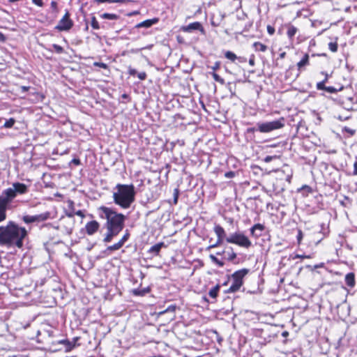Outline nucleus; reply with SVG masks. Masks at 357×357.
<instances>
[{
  "mask_svg": "<svg viewBox=\"0 0 357 357\" xmlns=\"http://www.w3.org/2000/svg\"><path fill=\"white\" fill-rule=\"evenodd\" d=\"M99 217L105 219L104 227L107 232L102 239L105 243H110L124 228L126 216L112 208L101 206L98 208Z\"/></svg>",
  "mask_w": 357,
  "mask_h": 357,
  "instance_id": "obj_1",
  "label": "nucleus"
},
{
  "mask_svg": "<svg viewBox=\"0 0 357 357\" xmlns=\"http://www.w3.org/2000/svg\"><path fill=\"white\" fill-rule=\"evenodd\" d=\"M27 235L28 231L25 227H20L13 221H9L6 226L0 227V245L21 248Z\"/></svg>",
  "mask_w": 357,
  "mask_h": 357,
  "instance_id": "obj_2",
  "label": "nucleus"
},
{
  "mask_svg": "<svg viewBox=\"0 0 357 357\" xmlns=\"http://www.w3.org/2000/svg\"><path fill=\"white\" fill-rule=\"evenodd\" d=\"M116 191L113 192L114 203L123 209L130 207L135 202V190L132 184L126 185L118 183L115 187Z\"/></svg>",
  "mask_w": 357,
  "mask_h": 357,
  "instance_id": "obj_3",
  "label": "nucleus"
},
{
  "mask_svg": "<svg viewBox=\"0 0 357 357\" xmlns=\"http://www.w3.org/2000/svg\"><path fill=\"white\" fill-rule=\"evenodd\" d=\"M250 272L248 268H242L235 271L231 275L232 284L225 291L226 293H234L238 291L243 284V278Z\"/></svg>",
  "mask_w": 357,
  "mask_h": 357,
  "instance_id": "obj_4",
  "label": "nucleus"
},
{
  "mask_svg": "<svg viewBox=\"0 0 357 357\" xmlns=\"http://www.w3.org/2000/svg\"><path fill=\"white\" fill-rule=\"evenodd\" d=\"M256 126H257L258 131L260 132L268 133L283 128L284 126V119L280 118L278 120L268 122H258Z\"/></svg>",
  "mask_w": 357,
  "mask_h": 357,
  "instance_id": "obj_5",
  "label": "nucleus"
},
{
  "mask_svg": "<svg viewBox=\"0 0 357 357\" xmlns=\"http://www.w3.org/2000/svg\"><path fill=\"white\" fill-rule=\"evenodd\" d=\"M226 242L236 244L245 248H248L252 245V243L249 238L241 232L230 234L229 236L226 238Z\"/></svg>",
  "mask_w": 357,
  "mask_h": 357,
  "instance_id": "obj_6",
  "label": "nucleus"
},
{
  "mask_svg": "<svg viewBox=\"0 0 357 357\" xmlns=\"http://www.w3.org/2000/svg\"><path fill=\"white\" fill-rule=\"evenodd\" d=\"M8 192V196L10 197L13 200L17 196L25 195L29 192V185L20 183L15 182L12 184V187L6 189Z\"/></svg>",
  "mask_w": 357,
  "mask_h": 357,
  "instance_id": "obj_7",
  "label": "nucleus"
},
{
  "mask_svg": "<svg viewBox=\"0 0 357 357\" xmlns=\"http://www.w3.org/2000/svg\"><path fill=\"white\" fill-rule=\"evenodd\" d=\"M129 238L130 232L128 229H126L122 238L117 243L112 245L108 246L105 250L102 251V253L107 256L110 255L114 251L121 249L125 243L129 239Z\"/></svg>",
  "mask_w": 357,
  "mask_h": 357,
  "instance_id": "obj_8",
  "label": "nucleus"
},
{
  "mask_svg": "<svg viewBox=\"0 0 357 357\" xmlns=\"http://www.w3.org/2000/svg\"><path fill=\"white\" fill-rule=\"evenodd\" d=\"M73 22L70 18V13L66 10L63 17L59 20L58 24L55 26V29L59 31H69L73 26Z\"/></svg>",
  "mask_w": 357,
  "mask_h": 357,
  "instance_id": "obj_9",
  "label": "nucleus"
},
{
  "mask_svg": "<svg viewBox=\"0 0 357 357\" xmlns=\"http://www.w3.org/2000/svg\"><path fill=\"white\" fill-rule=\"evenodd\" d=\"M50 213L45 212L43 213L35 215H26L22 217V220L26 224H30L33 222H40L47 220L50 218Z\"/></svg>",
  "mask_w": 357,
  "mask_h": 357,
  "instance_id": "obj_10",
  "label": "nucleus"
},
{
  "mask_svg": "<svg viewBox=\"0 0 357 357\" xmlns=\"http://www.w3.org/2000/svg\"><path fill=\"white\" fill-rule=\"evenodd\" d=\"M100 227V224L96 220H91L87 222L85 225L86 232L88 235L91 236L98 231Z\"/></svg>",
  "mask_w": 357,
  "mask_h": 357,
  "instance_id": "obj_11",
  "label": "nucleus"
},
{
  "mask_svg": "<svg viewBox=\"0 0 357 357\" xmlns=\"http://www.w3.org/2000/svg\"><path fill=\"white\" fill-rule=\"evenodd\" d=\"M182 29L183 31L189 33H191L195 30H199L202 32V33H205L204 29L203 28L202 24L199 22L190 23L188 25L183 26Z\"/></svg>",
  "mask_w": 357,
  "mask_h": 357,
  "instance_id": "obj_12",
  "label": "nucleus"
},
{
  "mask_svg": "<svg viewBox=\"0 0 357 357\" xmlns=\"http://www.w3.org/2000/svg\"><path fill=\"white\" fill-rule=\"evenodd\" d=\"M12 201L11 197L8 196L6 190H3L2 196H0V208L6 210L8 204Z\"/></svg>",
  "mask_w": 357,
  "mask_h": 357,
  "instance_id": "obj_13",
  "label": "nucleus"
},
{
  "mask_svg": "<svg viewBox=\"0 0 357 357\" xmlns=\"http://www.w3.org/2000/svg\"><path fill=\"white\" fill-rule=\"evenodd\" d=\"M265 229V227L262 224H255L250 228V234L255 237H259L261 235L262 231Z\"/></svg>",
  "mask_w": 357,
  "mask_h": 357,
  "instance_id": "obj_14",
  "label": "nucleus"
},
{
  "mask_svg": "<svg viewBox=\"0 0 357 357\" xmlns=\"http://www.w3.org/2000/svg\"><path fill=\"white\" fill-rule=\"evenodd\" d=\"M159 22V19L157 17H154L152 19L146 20L136 25L137 28L145 27L149 28L152 26L153 25L157 24Z\"/></svg>",
  "mask_w": 357,
  "mask_h": 357,
  "instance_id": "obj_15",
  "label": "nucleus"
},
{
  "mask_svg": "<svg viewBox=\"0 0 357 357\" xmlns=\"http://www.w3.org/2000/svg\"><path fill=\"white\" fill-rule=\"evenodd\" d=\"M227 251L226 250V256H225V259L229 261H231V262H233L234 264H238V261H236L235 259H236V253L234 252V249L232 247H228L227 248Z\"/></svg>",
  "mask_w": 357,
  "mask_h": 357,
  "instance_id": "obj_16",
  "label": "nucleus"
},
{
  "mask_svg": "<svg viewBox=\"0 0 357 357\" xmlns=\"http://www.w3.org/2000/svg\"><path fill=\"white\" fill-rule=\"evenodd\" d=\"M213 229L218 238L226 241L227 236H226V232L222 227L220 225H215Z\"/></svg>",
  "mask_w": 357,
  "mask_h": 357,
  "instance_id": "obj_17",
  "label": "nucleus"
},
{
  "mask_svg": "<svg viewBox=\"0 0 357 357\" xmlns=\"http://www.w3.org/2000/svg\"><path fill=\"white\" fill-rule=\"evenodd\" d=\"M165 247H166L165 243L160 242V243H158L155 244L154 245L151 246L149 249L148 252L150 254H154L155 255H158L161 248H165Z\"/></svg>",
  "mask_w": 357,
  "mask_h": 357,
  "instance_id": "obj_18",
  "label": "nucleus"
},
{
  "mask_svg": "<svg viewBox=\"0 0 357 357\" xmlns=\"http://www.w3.org/2000/svg\"><path fill=\"white\" fill-rule=\"evenodd\" d=\"M345 282L350 288L354 287L356 284V280L354 273H349L345 275Z\"/></svg>",
  "mask_w": 357,
  "mask_h": 357,
  "instance_id": "obj_19",
  "label": "nucleus"
},
{
  "mask_svg": "<svg viewBox=\"0 0 357 357\" xmlns=\"http://www.w3.org/2000/svg\"><path fill=\"white\" fill-rule=\"evenodd\" d=\"M151 291L149 287H144L142 289H134L132 291L133 295L137 296H144Z\"/></svg>",
  "mask_w": 357,
  "mask_h": 357,
  "instance_id": "obj_20",
  "label": "nucleus"
},
{
  "mask_svg": "<svg viewBox=\"0 0 357 357\" xmlns=\"http://www.w3.org/2000/svg\"><path fill=\"white\" fill-rule=\"evenodd\" d=\"M78 339H79L78 337H75L73 339V342H70L69 340H67L66 342V344L63 345L65 351H70L73 348H75V342L78 340Z\"/></svg>",
  "mask_w": 357,
  "mask_h": 357,
  "instance_id": "obj_21",
  "label": "nucleus"
},
{
  "mask_svg": "<svg viewBox=\"0 0 357 357\" xmlns=\"http://www.w3.org/2000/svg\"><path fill=\"white\" fill-rule=\"evenodd\" d=\"M309 64V55L305 54L303 59L297 63V67L299 70L302 69L303 67Z\"/></svg>",
  "mask_w": 357,
  "mask_h": 357,
  "instance_id": "obj_22",
  "label": "nucleus"
},
{
  "mask_svg": "<svg viewBox=\"0 0 357 357\" xmlns=\"http://www.w3.org/2000/svg\"><path fill=\"white\" fill-rule=\"evenodd\" d=\"M100 17L102 19L110 20H114L119 19V15H118L116 14H114V13H107L101 14L100 15Z\"/></svg>",
  "mask_w": 357,
  "mask_h": 357,
  "instance_id": "obj_23",
  "label": "nucleus"
},
{
  "mask_svg": "<svg viewBox=\"0 0 357 357\" xmlns=\"http://www.w3.org/2000/svg\"><path fill=\"white\" fill-rule=\"evenodd\" d=\"M225 56L231 61H234L236 59H238L240 61H243V59L241 57L238 58L237 56L231 51H227L225 54Z\"/></svg>",
  "mask_w": 357,
  "mask_h": 357,
  "instance_id": "obj_24",
  "label": "nucleus"
},
{
  "mask_svg": "<svg viewBox=\"0 0 357 357\" xmlns=\"http://www.w3.org/2000/svg\"><path fill=\"white\" fill-rule=\"evenodd\" d=\"M253 47H255L256 51L264 52L267 50V46L265 45L264 44H262L260 42L254 43Z\"/></svg>",
  "mask_w": 357,
  "mask_h": 357,
  "instance_id": "obj_25",
  "label": "nucleus"
},
{
  "mask_svg": "<svg viewBox=\"0 0 357 357\" xmlns=\"http://www.w3.org/2000/svg\"><path fill=\"white\" fill-rule=\"evenodd\" d=\"M220 289V286L219 284L215 285L214 287H213L211 289H210V291L208 292L209 296L214 299L216 298Z\"/></svg>",
  "mask_w": 357,
  "mask_h": 357,
  "instance_id": "obj_26",
  "label": "nucleus"
},
{
  "mask_svg": "<svg viewBox=\"0 0 357 357\" xmlns=\"http://www.w3.org/2000/svg\"><path fill=\"white\" fill-rule=\"evenodd\" d=\"M209 258L211 260V261L213 264H216L218 267L224 266V265H225L224 261L218 259L214 255H212V254L210 255Z\"/></svg>",
  "mask_w": 357,
  "mask_h": 357,
  "instance_id": "obj_27",
  "label": "nucleus"
},
{
  "mask_svg": "<svg viewBox=\"0 0 357 357\" xmlns=\"http://www.w3.org/2000/svg\"><path fill=\"white\" fill-rule=\"evenodd\" d=\"M209 258L211 260V261L213 264H216L218 267L224 266V265H225L224 261L218 259L214 255H212V254L210 255Z\"/></svg>",
  "mask_w": 357,
  "mask_h": 357,
  "instance_id": "obj_28",
  "label": "nucleus"
},
{
  "mask_svg": "<svg viewBox=\"0 0 357 357\" xmlns=\"http://www.w3.org/2000/svg\"><path fill=\"white\" fill-rule=\"evenodd\" d=\"M298 29L296 27H295L293 25H290L289 27H288V30H287V36L289 38H292L294 37V36L296 35V32H297Z\"/></svg>",
  "mask_w": 357,
  "mask_h": 357,
  "instance_id": "obj_29",
  "label": "nucleus"
},
{
  "mask_svg": "<svg viewBox=\"0 0 357 357\" xmlns=\"http://www.w3.org/2000/svg\"><path fill=\"white\" fill-rule=\"evenodd\" d=\"M344 87L342 86L338 89L335 88L334 86H326L325 91L331 93H335L338 91H342Z\"/></svg>",
  "mask_w": 357,
  "mask_h": 357,
  "instance_id": "obj_30",
  "label": "nucleus"
},
{
  "mask_svg": "<svg viewBox=\"0 0 357 357\" xmlns=\"http://www.w3.org/2000/svg\"><path fill=\"white\" fill-rule=\"evenodd\" d=\"M223 241H224V240H222L220 238H217V241H215L214 243H213V244L210 245L209 246H208L206 248V250H210L211 248H214L218 247L219 245L222 244Z\"/></svg>",
  "mask_w": 357,
  "mask_h": 357,
  "instance_id": "obj_31",
  "label": "nucleus"
},
{
  "mask_svg": "<svg viewBox=\"0 0 357 357\" xmlns=\"http://www.w3.org/2000/svg\"><path fill=\"white\" fill-rule=\"evenodd\" d=\"M177 308L176 305H171L167 307V309L160 312V314H163L167 312H174L176 309Z\"/></svg>",
  "mask_w": 357,
  "mask_h": 357,
  "instance_id": "obj_32",
  "label": "nucleus"
},
{
  "mask_svg": "<svg viewBox=\"0 0 357 357\" xmlns=\"http://www.w3.org/2000/svg\"><path fill=\"white\" fill-rule=\"evenodd\" d=\"M15 123V120L13 118H10L8 120H6L4 123L3 126L6 128H12Z\"/></svg>",
  "mask_w": 357,
  "mask_h": 357,
  "instance_id": "obj_33",
  "label": "nucleus"
},
{
  "mask_svg": "<svg viewBox=\"0 0 357 357\" xmlns=\"http://www.w3.org/2000/svg\"><path fill=\"white\" fill-rule=\"evenodd\" d=\"M91 25L92 26V28L93 29H100V25H99V23L97 21L96 17L93 16L91 17Z\"/></svg>",
  "mask_w": 357,
  "mask_h": 357,
  "instance_id": "obj_34",
  "label": "nucleus"
},
{
  "mask_svg": "<svg viewBox=\"0 0 357 357\" xmlns=\"http://www.w3.org/2000/svg\"><path fill=\"white\" fill-rule=\"evenodd\" d=\"M212 76L214 79L215 81L220 83L221 84H223L225 83V80L224 79H222L219 75H218L217 73H212Z\"/></svg>",
  "mask_w": 357,
  "mask_h": 357,
  "instance_id": "obj_35",
  "label": "nucleus"
},
{
  "mask_svg": "<svg viewBox=\"0 0 357 357\" xmlns=\"http://www.w3.org/2000/svg\"><path fill=\"white\" fill-rule=\"evenodd\" d=\"M52 48L57 54H62L64 52L63 48L57 44H53Z\"/></svg>",
  "mask_w": 357,
  "mask_h": 357,
  "instance_id": "obj_36",
  "label": "nucleus"
},
{
  "mask_svg": "<svg viewBox=\"0 0 357 357\" xmlns=\"http://www.w3.org/2000/svg\"><path fill=\"white\" fill-rule=\"evenodd\" d=\"M337 43H329L328 48L333 52H336L337 51Z\"/></svg>",
  "mask_w": 357,
  "mask_h": 357,
  "instance_id": "obj_37",
  "label": "nucleus"
},
{
  "mask_svg": "<svg viewBox=\"0 0 357 357\" xmlns=\"http://www.w3.org/2000/svg\"><path fill=\"white\" fill-rule=\"evenodd\" d=\"M256 131H258L257 126H256V127L248 128L246 129L245 133L247 135H254L255 132H256Z\"/></svg>",
  "mask_w": 357,
  "mask_h": 357,
  "instance_id": "obj_38",
  "label": "nucleus"
},
{
  "mask_svg": "<svg viewBox=\"0 0 357 357\" xmlns=\"http://www.w3.org/2000/svg\"><path fill=\"white\" fill-rule=\"evenodd\" d=\"M174 204H176L178 202V199L179 196V190L178 188H175L174 190Z\"/></svg>",
  "mask_w": 357,
  "mask_h": 357,
  "instance_id": "obj_39",
  "label": "nucleus"
},
{
  "mask_svg": "<svg viewBox=\"0 0 357 357\" xmlns=\"http://www.w3.org/2000/svg\"><path fill=\"white\" fill-rule=\"evenodd\" d=\"M277 158H278L277 155H266L264 158V161L266 163H268V162H271L273 159H276Z\"/></svg>",
  "mask_w": 357,
  "mask_h": 357,
  "instance_id": "obj_40",
  "label": "nucleus"
},
{
  "mask_svg": "<svg viewBox=\"0 0 357 357\" xmlns=\"http://www.w3.org/2000/svg\"><path fill=\"white\" fill-rule=\"evenodd\" d=\"M325 82L321 81V82H319L317 84V89L318 90H324L326 89V86H325Z\"/></svg>",
  "mask_w": 357,
  "mask_h": 357,
  "instance_id": "obj_41",
  "label": "nucleus"
},
{
  "mask_svg": "<svg viewBox=\"0 0 357 357\" xmlns=\"http://www.w3.org/2000/svg\"><path fill=\"white\" fill-rule=\"evenodd\" d=\"M93 66H97V67H100V68H104V69H107L108 68L107 65L106 63H102V62H95L93 63Z\"/></svg>",
  "mask_w": 357,
  "mask_h": 357,
  "instance_id": "obj_42",
  "label": "nucleus"
},
{
  "mask_svg": "<svg viewBox=\"0 0 357 357\" xmlns=\"http://www.w3.org/2000/svg\"><path fill=\"white\" fill-rule=\"evenodd\" d=\"M96 2L100 3H116V2H120L121 0H95Z\"/></svg>",
  "mask_w": 357,
  "mask_h": 357,
  "instance_id": "obj_43",
  "label": "nucleus"
},
{
  "mask_svg": "<svg viewBox=\"0 0 357 357\" xmlns=\"http://www.w3.org/2000/svg\"><path fill=\"white\" fill-rule=\"evenodd\" d=\"M51 8L52 9L53 12L57 13L59 12L58 7H57V3L54 1H52L51 2Z\"/></svg>",
  "mask_w": 357,
  "mask_h": 357,
  "instance_id": "obj_44",
  "label": "nucleus"
},
{
  "mask_svg": "<svg viewBox=\"0 0 357 357\" xmlns=\"http://www.w3.org/2000/svg\"><path fill=\"white\" fill-rule=\"evenodd\" d=\"M303 231L301 229L298 230V234L296 236L298 243L300 244L301 242V240L303 239Z\"/></svg>",
  "mask_w": 357,
  "mask_h": 357,
  "instance_id": "obj_45",
  "label": "nucleus"
},
{
  "mask_svg": "<svg viewBox=\"0 0 357 357\" xmlns=\"http://www.w3.org/2000/svg\"><path fill=\"white\" fill-rule=\"evenodd\" d=\"M137 75L140 80H145L147 77L146 73L145 72L137 73Z\"/></svg>",
  "mask_w": 357,
  "mask_h": 357,
  "instance_id": "obj_46",
  "label": "nucleus"
},
{
  "mask_svg": "<svg viewBox=\"0 0 357 357\" xmlns=\"http://www.w3.org/2000/svg\"><path fill=\"white\" fill-rule=\"evenodd\" d=\"M6 210L0 208V222L6 219Z\"/></svg>",
  "mask_w": 357,
  "mask_h": 357,
  "instance_id": "obj_47",
  "label": "nucleus"
},
{
  "mask_svg": "<svg viewBox=\"0 0 357 357\" xmlns=\"http://www.w3.org/2000/svg\"><path fill=\"white\" fill-rule=\"evenodd\" d=\"M235 172L233 171H229L225 174V176L227 178H234L235 176Z\"/></svg>",
  "mask_w": 357,
  "mask_h": 357,
  "instance_id": "obj_48",
  "label": "nucleus"
},
{
  "mask_svg": "<svg viewBox=\"0 0 357 357\" xmlns=\"http://www.w3.org/2000/svg\"><path fill=\"white\" fill-rule=\"evenodd\" d=\"M345 132L351 135H354L356 133V130L348 127H344L343 129Z\"/></svg>",
  "mask_w": 357,
  "mask_h": 357,
  "instance_id": "obj_49",
  "label": "nucleus"
},
{
  "mask_svg": "<svg viewBox=\"0 0 357 357\" xmlns=\"http://www.w3.org/2000/svg\"><path fill=\"white\" fill-rule=\"evenodd\" d=\"M220 67V61H216L214 65L213 66L211 67V68L213 70V71H215L217 70H218Z\"/></svg>",
  "mask_w": 357,
  "mask_h": 357,
  "instance_id": "obj_50",
  "label": "nucleus"
},
{
  "mask_svg": "<svg viewBox=\"0 0 357 357\" xmlns=\"http://www.w3.org/2000/svg\"><path fill=\"white\" fill-rule=\"evenodd\" d=\"M128 73L130 75L135 76L137 75V70L130 66L128 68Z\"/></svg>",
  "mask_w": 357,
  "mask_h": 357,
  "instance_id": "obj_51",
  "label": "nucleus"
},
{
  "mask_svg": "<svg viewBox=\"0 0 357 357\" xmlns=\"http://www.w3.org/2000/svg\"><path fill=\"white\" fill-rule=\"evenodd\" d=\"M267 31L270 35H273L275 33V29L271 25L267 26Z\"/></svg>",
  "mask_w": 357,
  "mask_h": 357,
  "instance_id": "obj_52",
  "label": "nucleus"
},
{
  "mask_svg": "<svg viewBox=\"0 0 357 357\" xmlns=\"http://www.w3.org/2000/svg\"><path fill=\"white\" fill-rule=\"evenodd\" d=\"M351 174L354 176H357V160L354 162V170Z\"/></svg>",
  "mask_w": 357,
  "mask_h": 357,
  "instance_id": "obj_53",
  "label": "nucleus"
},
{
  "mask_svg": "<svg viewBox=\"0 0 357 357\" xmlns=\"http://www.w3.org/2000/svg\"><path fill=\"white\" fill-rule=\"evenodd\" d=\"M32 2L40 7L43 6V2L42 0H32Z\"/></svg>",
  "mask_w": 357,
  "mask_h": 357,
  "instance_id": "obj_54",
  "label": "nucleus"
},
{
  "mask_svg": "<svg viewBox=\"0 0 357 357\" xmlns=\"http://www.w3.org/2000/svg\"><path fill=\"white\" fill-rule=\"evenodd\" d=\"M71 163H73L75 165H80L81 162H80V160L79 158H73L71 160Z\"/></svg>",
  "mask_w": 357,
  "mask_h": 357,
  "instance_id": "obj_55",
  "label": "nucleus"
},
{
  "mask_svg": "<svg viewBox=\"0 0 357 357\" xmlns=\"http://www.w3.org/2000/svg\"><path fill=\"white\" fill-rule=\"evenodd\" d=\"M29 88H30L29 86H22L20 87V89H21V91H22V92L24 93V92L28 91H29Z\"/></svg>",
  "mask_w": 357,
  "mask_h": 357,
  "instance_id": "obj_56",
  "label": "nucleus"
},
{
  "mask_svg": "<svg viewBox=\"0 0 357 357\" xmlns=\"http://www.w3.org/2000/svg\"><path fill=\"white\" fill-rule=\"evenodd\" d=\"M6 40V37L4 36V34L1 32H0V42H4Z\"/></svg>",
  "mask_w": 357,
  "mask_h": 357,
  "instance_id": "obj_57",
  "label": "nucleus"
},
{
  "mask_svg": "<svg viewBox=\"0 0 357 357\" xmlns=\"http://www.w3.org/2000/svg\"><path fill=\"white\" fill-rule=\"evenodd\" d=\"M249 64L252 66H255V58L254 56H252V57L249 59Z\"/></svg>",
  "mask_w": 357,
  "mask_h": 357,
  "instance_id": "obj_58",
  "label": "nucleus"
},
{
  "mask_svg": "<svg viewBox=\"0 0 357 357\" xmlns=\"http://www.w3.org/2000/svg\"><path fill=\"white\" fill-rule=\"evenodd\" d=\"M75 214L78 216H80V217H83L84 216V214H83V212L80 210L77 211Z\"/></svg>",
  "mask_w": 357,
  "mask_h": 357,
  "instance_id": "obj_59",
  "label": "nucleus"
},
{
  "mask_svg": "<svg viewBox=\"0 0 357 357\" xmlns=\"http://www.w3.org/2000/svg\"><path fill=\"white\" fill-rule=\"evenodd\" d=\"M68 340H59L58 342V344H62V345H64L66 344V342Z\"/></svg>",
  "mask_w": 357,
  "mask_h": 357,
  "instance_id": "obj_60",
  "label": "nucleus"
},
{
  "mask_svg": "<svg viewBox=\"0 0 357 357\" xmlns=\"http://www.w3.org/2000/svg\"><path fill=\"white\" fill-rule=\"evenodd\" d=\"M285 56H286V52H282V53H280V54L279 57H280V59H284V58L285 57Z\"/></svg>",
  "mask_w": 357,
  "mask_h": 357,
  "instance_id": "obj_61",
  "label": "nucleus"
},
{
  "mask_svg": "<svg viewBox=\"0 0 357 357\" xmlns=\"http://www.w3.org/2000/svg\"><path fill=\"white\" fill-rule=\"evenodd\" d=\"M225 252H226V250H222V251L217 252H216V255H222L225 254Z\"/></svg>",
  "mask_w": 357,
  "mask_h": 357,
  "instance_id": "obj_62",
  "label": "nucleus"
},
{
  "mask_svg": "<svg viewBox=\"0 0 357 357\" xmlns=\"http://www.w3.org/2000/svg\"><path fill=\"white\" fill-rule=\"evenodd\" d=\"M211 25L214 27H216V26H219V24L218 23H216L213 20H211Z\"/></svg>",
  "mask_w": 357,
  "mask_h": 357,
  "instance_id": "obj_63",
  "label": "nucleus"
},
{
  "mask_svg": "<svg viewBox=\"0 0 357 357\" xmlns=\"http://www.w3.org/2000/svg\"><path fill=\"white\" fill-rule=\"evenodd\" d=\"M339 119H340V120H347V119H349V116H346V117H344V116H339Z\"/></svg>",
  "mask_w": 357,
  "mask_h": 357,
  "instance_id": "obj_64",
  "label": "nucleus"
}]
</instances>
